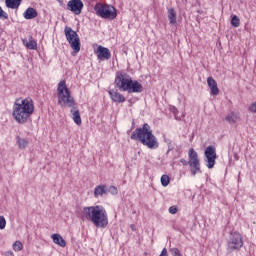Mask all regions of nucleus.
Instances as JSON below:
<instances>
[{"label":"nucleus","mask_w":256,"mask_h":256,"mask_svg":"<svg viewBox=\"0 0 256 256\" xmlns=\"http://www.w3.org/2000/svg\"><path fill=\"white\" fill-rule=\"evenodd\" d=\"M159 256H168L167 254V248H163L161 254Z\"/></svg>","instance_id":"f704fd0d"},{"label":"nucleus","mask_w":256,"mask_h":256,"mask_svg":"<svg viewBox=\"0 0 256 256\" xmlns=\"http://www.w3.org/2000/svg\"><path fill=\"white\" fill-rule=\"evenodd\" d=\"M107 195V185H98L94 189V197H103Z\"/></svg>","instance_id":"f3484780"},{"label":"nucleus","mask_w":256,"mask_h":256,"mask_svg":"<svg viewBox=\"0 0 256 256\" xmlns=\"http://www.w3.org/2000/svg\"><path fill=\"white\" fill-rule=\"evenodd\" d=\"M38 15L39 13L33 7L27 8L26 11L23 13L24 19H27V20L35 19Z\"/></svg>","instance_id":"2eb2a0df"},{"label":"nucleus","mask_w":256,"mask_h":256,"mask_svg":"<svg viewBox=\"0 0 256 256\" xmlns=\"http://www.w3.org/2000/svg\"><path fill=\"white\" fill-rule=\"evenodd\" d=\"M96 55L100 61H109V59H111V51L109 48L101 45L97 47Z\"/></svg>","instance_id":"f8f14e48"},{"label":"nucleus","mask_w":256,"mask_h":256,"mask_svg":"<svg viewBox=\"0 0 256 256\" xmlns=\"http://www.w3.org/2000/svg\"><path fill=\"white\" fill-rule=\"evenodd\" d=\"M108 93L114 103H125V96H123L121 93L115 90H109Z\"/></svg>","instance_id":"4468645a"},{"label":"nucleus","mask_w":256,"mask_h":256,"mask_svg":"<svg viewBox=\"0 0 256 256\" xmlns=\"http://www.w3.org/2000/svg\"><path fill=\"white\" fill-rule=\"evenodd\" d=\"M169 183H171V178L169 177V175H162L161 176V185L162 187H167V185H169Z\"/></svg>","instance_id":"4be33fe9"},{"label":"nucleus","mask_w":256,"mask_h":256,"mask_svg":"<svg viewBox=\"0 0 256 256\" xmlns=\"http://www.w3.org/2000/svg\"><path fill=\"white\" fill-rule=\"evenodd\" d=\"M33 113H35V105L31 98H19L15 101L12 115L17 123L20 125L27 123Z\"/></svg>","instance_id":"f03ea898"},{"label":"nucleus","mask_w":256,"mask_h":256,"mask_svg":"<svg viewBox=\"0 0 256 256\" xmlns=\"http://www.w3.org/2000/svg\"><path fill=\"white\" fill-rule=\"evenodd\" d=\"M249 111H251V113H256V102L251 104V106L249 107Z\"/></svg>","instance_id":"2f4dec72"},{"label":"nucleus","mask_w":256,"mask_h":256,"mask_svg":"<svg viewBox=\"0 0 256 256\" xmlns=\"http://www.w3.org/2000/svg\"><path fill=\"white\" fill-rule=\"evenodd\" d=\"M108 193H111V195H117V193H119V191L117 190V187L110 186L109 188H107V194Z\"/></svg>","instance_id":"bb28decb"},{"label":"nucleus","mask_w":256,"mask_h":256,"mask_svg":"<svg viewBox=\"0 0 256 256\" xmlns=\"http://www.w3.org/2000/svg\"><path fill=\"white\" fill-rule=\"evenodd\" d=\"M204 157L206 158L205 161L208 169H213L217 160V150L215 149V146H208L204 151Z\"/></svg>","instance_id":"1a4fd4ad"},{"label":"nucleus","mask_w":256,"mask_h":256,"mask_svg":"<svg viewBox=\"0 0 256 256\" xmlns=\"http://www.w3.org/2000/svg\"><path fill=\"white\" fill-rule=\"evenodd\" d=\"M7 225V220H5L4 216H0V229H5Z\"/></svg>","instance_id":"c756f323"},{"label":"nucleus","mask_w":256,"mask_h":256,"mask_svg":"<svg viewBox=\"0 0 256 256\" xmlns=\"http://www.w3.org/2000/svg\"><path fill=\"white\" fill-rule=\"evenodd\" d=\"M170 253H172L173 256H183L181 251H179V248H171Z\"/></svg>","instance_id":"cd10ccee"},{"label":"nucleus","mask_w":256,"mask_h":256,"mask_svg":"<svg viewBox=\"0 0 256 256\" xmlns=\"http://www.w3.org/2000/svg\"><path fill=\"white\" fill-rule=\"evenodd\" d=\"M82 218L91 221L95 227L105 229L109 225L107 210L101 205L87 206L82 210Z\"/></svg>","instance_id":"f257e3e1"},{"label":"nucleus","mask_w":256,"mask_h":256,"mask_svg":"<svg viewBox=\"0 0 256 256\" xmlns=\"http://www.w3.org/2000/svg\"><path fill=\"white\" fill-rule=\"evenodd\" d=\"M207 84L211 91V95H214V96L219 95V87L217 86V81H215L213 77L207 78Z\"/></svg>","instance_id":"ddd939ff"},{"label":"nucleus","mask_w":256,"mask_h":256,"mask_svg":"<svg viewBox=\"0 0 256 256\" xmlns=\"http://www.w3.org/2000/svg\"><path fill=\"white\" fill-rule=\"evenodd\" d=\"M231 25H232V27H239V25H241V20L238 18L237 15L232 16Z\"/></svg>","instance_id":"b1692460"},{"label":"nucleus","mask_w":256,"mask_h":256,"mask_svg":"<svg viewBox=\"0 0 256 256\" xmlns=\"http://www.w3.org/2000/svg\"><path fill=\"white\" fill-rule=\"evenodd\" d=\"M51 239L59 247H67V242L59 234H52Z\"/></svg>","instance_id":"a211bd4d"},{"label":"nucleus","mask_w":256,"mask_h":256,"mask_svg":"<svg viewBox=\"0 0 256 256\" xmlns=\"http://www.w3.org/2000/svg\"><path fill=\"white\" fill-rule=\"evenodd\" d=\"M64 35L74 53H79L81 51V40L79 39V34H77L73 28L66 26L64 29Z\"/></svg>","instance_id":"6e6552de"},{"label":"nucleus","mask_w":256,"mask_h":256,"mask_svg":"<svg viewBox=\"0 0 256 256\" xmlns=\"http://www.w3.org/2000/svg\"><path fill=\"white\" fill-rule=\"evenodd\" d=\"M0 19H9V14L0 6Z\"/></svg>","instance_id":"c85d7f7f"},{"label":"nucleus","mask_w":256,"mask_h":256,"mask_svg":"<svg viewBox=\"0 0 256 256\" xmlns=\"http://www.w3.org/2000/svg\"><path fill=\"white\" fill-rule=\"evenodd\" d=\"M13 249L14 251H21V249H23V243H21V241H16L13 244Z\"/></svg>","instance_id":"a878e982"},{"label":"nucleus","mask_w":256,"mask_h":256,"mask_svg":"<svg viewBox=\"0 0 256 256\" xmlns=\"http://www.w3.org/2000/svg\"><path fill=\"white\" fill-rule=\"evenodd\" d=\"M58 103L62 106L72 107L75 109V98L71 96V91L67 87L65 80H62L58 84L57 88Z\"/></svg>","instance_id":"39448f33"},{"label":"nucleus","mask_w":256,"mask_h":256,"mask_svg":"<svg viewBox=\"0 0 256 256\" xmlns=\"http://www.w3.org/2000/svg\"><path fill=\"white\" fill-rule=\"evenodd\" d=\"M188 157L189 161L182 158L180 159V163H182V165L184 166L189 165V167L191 168V175L195 177L197 173H201V162L199 161V154H197L195 149L191 148L188 152Z\"/></svg>","instance_id":"423d86ee"},{"label":"nucleus","mask_w":256,"mask_h":256,"mask_svg":"<svg viewBox=\"0 0 256 256\" xmlns=\"http://www.w3.org/2000/svg\"><path fill=\"white\" fill-rule=\"evenodd\" d=\"M70 112L72 114V119L74 121V123H76V125H81L82 121H81V113L79 112V110L77 109V107H75L74 104V108L70 107Z\"/></svg>","instance_id":"dca6fc26"},{"label":"nucleus","mask_w":256,"mask_h":256,"mask_svg":"<svg viewBox=\"0 0 256 256\" xmlns=\"http://www.w3.org/2000/svg\"><path fill=\"white\" fill-rule=\"evenodd\" d=\"M115 85L119 88V91H127L128 93H143V85H141L139 81L133 80L131 76L125 73H116Z\"/></svg>","instance_id":"20e7f679"},{"label":"nucleus","mask_w":256,"mask_h":256,"mask_svg":"<svg viewBox=\"0 0 256 256\" xmlns=\"http://www.w3.org/2000/svg\"><path fill=\"white\" fill-rule=\"evenodd\" d=\"M131 229H135V225H131Z\"/></svg>","instance_id":"e433bc0d"},{"label":"nucleus","mask_w":256,"mask_h":256,"mask_svg":"<svg viewBox=\"0 0 256 256\" xmlns=\"http://www.w3.org/2000/svg\"><path fill=\"white\" fill-rule=\"evenodd\" d=\"M5 255H6V256H15V255L13 254V252H11V251L6 252Z\"/></svg>","instance_id":"c9c22d12"},{"label":"nucleus","mask_w":256,"mask_h":256,"mask_svg":"<svg viewBox=\"0 0 256 256\" xmlns=\"http://www.w3.org/2000/svg\"><path fill=\"white\" fill-rule=\"evenodd\" d=\"M243 247V238L239 233H230L228 240V249L230 251H239Z\"/></svg>","instance_id":"9d476101"},{"label":"nucleus","mask_w":256,"mask_h":256,"mask_svg":"<svg viewBox=\"0 0 256 256\" xmlns=\"http://www.w3.org/2000/svg\"><path fill=\"white\" fill-rule=\"evenodd\" d=\"M27 49L35 50L37 49V42L35 40H29V42L26 43Z\"/></svg>","instance_id":"393cba45"},{"label":"nucleus","mask_w":256,"mask_h":256,"mask_svg":"<svg viewBox=\"0 0 256 256\" xmlns=\"http://www.w3.org/2000/svg\"><path fill=\"white\" fill-rule=\"evenodd\" d=\"M225 121L228 123H236L237 122V114L231 112L228 116L225 117Z\"/></svg>","instance_id":"412c9836"},{"label":"nucleus","mask_w":256,"mask_h":256,"mask_svg":"<svg viewBox=\"0 0 256 256\" xmlns=\"http://www.w3.org/2000/svg\"><path fill=\"white\" fill-rule=\"evenodd\" d=\"M83 7H85V5L81 0H70L67 3L68 11H71L72 13H74V15H81V12L83 11Z\"/></svg>","instance_id":"9b49d317"},{"label":"nucleus","mask_w":256,"mask_h":256,"mask_svg":"<svg viewBox=\"0 0 256 256\" xmlns=\"http://www.w3.org/2000/svg\"><path fill=\"white\" fill-rule=\"evenodd\" d=\"M170 111L174 114L177 115L178 111L177 108L175 106H170Z\"/></svg>","instance_id":"72a5a7b5"},{"label":"nucleus","mask_w":256,"mask_h":256,"mask_svg":"<svg viewBox=\"0 0 256 256\" xmlns=\"http://www.w3.org/2000/svg\"><path fill=\"white\" fill-rule=\"evenodd\" d=\"M179 211V209L177 208V206H171L169 208V213H171V215H176V213Z\"/></svg>","instance_id":"7c9ffc66"},{"label":"nucleus","mask_w":256,"mask_h":256,"mask_svg":"<svg viewBox=\"0 0 256 256\" xmlns=\"http://www.w3.org/2000/svg\"><path fill=\"white\" fill-rule=\"evenodd\" d=\"M168 19L170 21V25H175L177 23V12H175L174 8L168 9Z\"/></svg>","instance_id":"aec40b11"},{"label":"nucleus","mask_w":256,"mask_h":256,"mask_svg":"<svg viewBox=\"0 0 256 256\" xmlns=\"http://www.w3.org/2000/svg\"><path fill=\"white\" fill-rule=\"evenodd\" d=\"M23 0H5V5L8 9H19Z\"/></svg>","instance_id":"6ab92c4d"},{"label":"nucleus","mask_w":256,"mask_h":256,"mask_svg":"<svg viewBox=\"0 0 256 256\" xmlns=\"http://www.w3.org/2000/svg\"><path fill=\"white\" fill-rule=\"evenodd\" d=\"M94 11L96 12V15L102 19L113 21V19L117 18V9L109 4H96L94 6Z\"/></svg>","instance_id":"0eeeda50"},{"label":"nucleus","mask_w":256,"mask_h":256,"mask_svg":"<svg viewBox=\"0 0 256 256\" xmlns=\"http://www.w3.org/2000/svg\"><path fill=\"white\" fill-rule=\"evenodd\" d=\"M173 149H175V147L173 146V144H171V141L168 142V151L167 153H169L170 151H173Z\"/></svg>","instance_id":"473e14b6"},{"label":"nucleus","mask_w":256,"mask_h":256,"mask_svg":"<svg viewBox=\"0 0 256 256\" xmlns=\"http://www.w3.org/2000/svg\"><path fill=\"white\" fill-rule=\"evenodd\" d=\"M17 143L20 149H25V147H27V145H29V141H27L26 139L23 138H17Z\"/></svg>","instance_id":"5701e85b"},{"label":"nucleus","mask_w":256,"mask_h":256,"mask_svg":"<svg viewBox=\"0 0 256 256\" xmlns=\"http://www.w3.org/2000/svg\"><path fill=\"white\" fill-rule=\"evenodd\" d=\"M130 138L132 141H139L148 149H159V141L153 135V130H151V126L148 123H144L142 127L136 128Z\"/></svg>","instance_id":"7ed1b4c3"}]
</instances>
